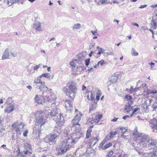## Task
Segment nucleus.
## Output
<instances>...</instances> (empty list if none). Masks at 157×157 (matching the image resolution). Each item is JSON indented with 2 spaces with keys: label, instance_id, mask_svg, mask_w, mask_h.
Segmentation results:
<instances>
[{
  "label": "nucleus",
  "instance_id": "nucleus-34",
  "mask_svg": "<svg viewBox=\"0 0 157 157\" xmlns=\"http://www.w3.org/2000/svg\"><path fill=\"white\" fill-rule=\"evenodd\" d=\"M41 77H45L47 78H49L50 77V75L48 73H45L42 74L41 75Z\"/></svg>",
  "mask_w": 157,
  "mask_h": 157
},
{
  "label": "nucleus",
  "instance_id": "nucleus-2",
  "mask_svg": "<svg viewBox=\"0 0 157 157\" xmlns=\"http://www.w3.org/2000/svg\"><path fill=\"white\" fill-rule=\"evenodd\" d=\"M70 147L69 144H67L65 141H62L59 146L60 148L58 149V155L64 154L68 150Z\"/></svg>",
  "mask_w": 157,
  "mask_h": 157
},
{
  "label": "nucleus",
  "instance_id": "nucleus-6",
  "mask_svg": "<svg viewBox=\"0 0 157 157\" xmlns=\"http://www.w3.org/2000/svg\"><path fill=\"white\" fill-rule=\"evenodd\" d=\"M13 49L11 48H6L3 54L2 59L4 60L5 59H9V55L10 52Z\"/></svg>",
  "mask_w": 157,
  "mask_h": 157
},
{
  "label": "nucleus",
  "instance_id": "nucleus-39",
  "mask_svg": "<svg viewBox=\"0 0 157 157\" xmlns=\"http://www.w3.org/2000/svg\"><path fill=\"white\" fill-rule=\"evenodd\" d=\"M96 104L94 103L92 106L90 107L89 109V113H90L91 111H93L96 109Z\"/></svg>",
  "mask_w": 157,
  "mask_h": 157
},
{
  "label": "nucleus",
  "instance_id": "nucleus-27",
  "mask_svg": "<svg viewBox=\"0 0 157 157\" xmlns=\"http://www.w3.org/2000/svg\"><path fill=\"white\" fill-rule=\"evenodd\" d=\"M117 134V132L115 131H112L110 132V135H109V139H112Z\"/></svg>",
  "mask_w": 157,
  "mask_h": 157
},
{
  "label": "nucleus",
  "instance_id": "nucleus-63",
  "mask_svg": "<svg viewBox=\"0 0 157 157\" xmlns=\"http://www.w3.org/2000/svg\"><path fill=\"white\" fill-rule=\"evenodd\" d=\"M94 45H95L94 43L93 44L90 45L89 47V49H91Z\"/></svg>",
  "mask_w": 157,
  "mask_h": 157
},
{
  "label": "nucleus",
  "instance_id": "nucleus-10",
  "mask_svg": "<svg viewBox=\"0 0 157 157\" xmlns=\"http://www.w3.org/2000/svg\"><path fill=\"white\" fill-rule=\"evenodd\" d=\"M33 28L36 30L39 31H42L41 28V23L40 22H36L34 23L33 24Z\"/></svg>",
  "mask_w": 157,
  "mask_h": 157
},
{
  "label": "nucleus",
  "instance_id": "nucleus-46",
  "mask_svg": "<svg viewBox=\"0 0 157 157\" xmlns=\"http://www.w3.org/2000/svg\"><path fill=\"white\" fill-rule=\"evenodd\" d=\"M104 50L102 49V48H100L99 49V51L97 53L98 55H100L101 53H104Z\"/></svg>",
  "mask_w": 157,
  "mask_h": 157
},
{
  "label": "nucleus",
  "instance_id": "nucleus-14",
  "mask_svg": "<svg viewBox=\"0 0 157 157\" xmlns=\"http://www.w3.org/2000/svg\"><path fill=\"white\" fill-rule=\"evenodd\" d=\"M147 143L149 147L155 146L157 144V140L153 139L149 140H147Z\"/></svg>",
  "mask_w": 157,
  "mask_h": 157
},
{
  "label": "nucleus",
  "instance_id": "nucleus-59",
  "mask_svg": "<svg viewBox=\"0 0 157 157\" xmlns=\"http://www.w3.org/2000/svg\"><path fill=\"white\" fill-rule=\"evenodd\" d=\"M40 64L39 65H36V66L34 68V69L35 70H37L39 68V67H40Z\"/></svg>",
  "mask_w": 157,
  "mask_h": 157
},
{
  "label": "nucleus",
  "instance_id": "nucleus-57",
  "mask_svg": "<svg viewBox=\"0 0 157 157\" xmlns=\"http://www.w3.org/2000/svg\"><path fill=\"white\" fill-rule=\"evenodd\" d=\"M104 63V60H101L99 62V63L101 66H103Z\"/></svg>",
  "mask_w": 157,
  "mask_h": 157
},
{
  "label": "nucleus",
  "instance_id": "nucleus-64",
  "mask_svg": "<svg viewBox=\"0 0 157 157\" xmlns=\"http://www.w3.org/2000/svg\"><path fill=\"white\" fill-rule=\"evenodd\" d=\"M118 118H115L111 120V121L113 122L116 121L118 119Z\"/></svg>",
  "mask_w": 157,
  "mask_h": 157
},
{
  "label": "nucleus",
  "instance_id": "nucleus-61",
  "mask_svg": "<svg viewBox=\"0 0 157 157\" xmlns=\"http://www.w3.org/2000/svg\"><path fill=\"white\" fill-rule=\"evenodd\" d=\"M129 117L130 116L129 115H125L122 118L124 120H125L127 118H129Z\"/></svg>",
  "mask_w": 157,
  "mask_h": 157
},
{
  "label": "nucleus",
  "instance_id": "nucleus-50",
  "mask_svg": "<svg viewBox=\"0 0 157 157\" xmlns=\"http://www.w3.org/2000/svg\"><path fill=\"white\" fill-rule=\"evenodd\" d=\"M107 0H101L99 1L100 2L101 4L107 3Z\"/></svg>",
  "mask_w": 157,
  "mask_h": 157
},
{
  "label": "nucleus",
  "instance_id": "nucleus-5",
  "mask_svg": "<svg viewBox=\"0 0 157 157\" xmlns=\"http://www.w3.org/2000/svg\"><path fill=\"white\" fill-rule=\"evenodd\" d=\"M46 119V117H44L42 115L36 117V118L35 125L36 126L40 125L41 127L45 123Z\"/></svg>",
  "mask_w": 157,
  "mask_h": 157
},
{
  "label": "nucleus",
  "instance_id": "nucleus-31",
  "mask_svg": "<svg viewBox=\"0 0 157 157\" xmlns=\"http://www.w3.org/2000/svg\"><path fill=\"white\" fill-rule=\"evenodd\" d=\"M131 54L133 56H137L139 54L135 50V48H132Z\"/></svg>",
  "mask_w": 157,
  "mask_h": 157
},
{
  "label": "nucleus",
  "instance_id": "nucleus-18",
  "mask_svg": "<svg viewBox=\"0 0 157 157\" xmlns=\"http://www.w3.org/2000/svg\"><path fill=\"white\" fill-rule=\"evenodd\" d=\"M14 109V107L13 106L10 105V106L5 109L4 110V111L8 113H9L10 112H12Z\"/></svg>",
  "mask_w": 157,
  "mask_h": 157
},
{
  "label": "nucleus",
  "instance_id": "nucleus-26",
  "mask_svg": "<svg viewBox=\"0 0 157 157\" xmlns=\"http://www.w3.org/2000/svg\"><path fill=\"white\" fill-rule=\"evenodd\" d=\"M139 134V132L137 131V127L135 128L134 130V132H133V135H134L136 136H137L140 137L141 136L142 134Z\"/></svg>",
  "mask_w": 157,
  "mask_h": 157
},
{
  "label": "nucleus",
  "instance_id": "nucleus-44",
  "mask_svg": "<svg viewBox=\"0 0 157 157\" xmlns=\"http://www.w3.org/2000/svg\"><path fill=\"white\" fill-rule=\"evenodd\" d=\"M133 114H135V113L138 111H140V109L139 108L137 107L134 109H133Z\"/></svg>",
  "mask_w": 157,
  "mask_h": 157
},
{
  "label": "nucleus",
  "instance_id": "nucleus-30",
  "mask_svg": "<svg viewBox=\"0 0 157 157\" xmlns=\"http://www.w3.org/2000/svg\"><path fill=\"white\" fill-rule=\"evenodd\" d=\"M19 0H8V5L9 6H11L13 4L17 2Z\"/></svg>",
  "mask_w": 157,
  "mask_h": 157
},
{
  "label": "nucleus",
  "instance_id": "nucleus-24",
  "mask_svg": "<svg viewBox=\"0 0 157 157\" xmlns=\"http://www.w3.org/2000/svg\"><path fill=\"white\" fill-rule=\"evenodd\" d=\"M83 70V69L82 67H77L76 68V73L78 74H81Z\"/></svg>",
  "mask_w": 157,
  "mask_h": 157
},
{
  "label": "nucleus",
  "instance_id": "nucleus-42",
  "mask_svg": "<svg viewBox=\"0 0 157 157\" xmlns=\"http://www.w3.org/2000/svg\"><path fill=\"white\" fill-rule=\"evenodd\" d=\"M125 99H127V100H132V97L130 95H125Z\"/></svg>",
  "mask_w": 157,
  "mask_h": 157
},
{
  "label": "nucleus",
  "instance_id": "nucleus-3",
  "mask_svg": "<svg viewBox=\"0 0 157 157\" xmlns=\"http://www.w3.org/2000/svg\"><path fill=\"white\" fill-rule=\"evenodd\" d=\"M61 132V130L60 126H55L53 130L54 134L48 139L49 141H54L59 136Z\"/></svg>",
  "mask_w": 157,
  "mask_h": 157
},
{
  "label": "nucleus",
  "instance_id": "nucleus-7",
  "mask_svg": "<svg viewBox=\"0 0 157 157\" xmlns=\"http://www.w3.org/2000/svg\"><path fill=\"white\" fill-rule=\"evenodd\" d=\"M78 138L79 139V137H77L76 139H73L71 137V138H69L66 141H64L67 143V144H69V146L70 147L71 145H72L76 143V142L78 140Z\"/></svg>",
  "mask_w": 157,
  "mask_h": 157
},
{
  "label": "nucleus",
  "instance_id": "nucleus-40",
  "mask_svg": "<svg viewBox=\"0 0 157 157\" xmlns=\"http://www.w3.org/2000/svg\"><path fill=\"white\" fill-rule=\"evenodd\" d=\"M13 102L12 98L11 97H9L8 98L6 103L8 104H11Z\"/></svg>",
  "mask_w": 157,
  "mask_h": 157
},
{
  "label": "nucleus",
  "instance_id": "nucleus-17",
  "mask_svg": "<svg viewBox=\"0 0 157 157\" xmlns=\"http://www.w3.org/2000/svg\"><path fill=\"white\" fill-rule=\"evenodd\" d=\"M118 77V75L115 74L113 76L111 77L110 78V81L112 82H116L117 80V78Z\"/></svg>",
  "mask_w": 157,
  "mask_h": 157
},
{
  "label": "nucleus",
  "instance_id": "nucleus-15",
  "mask_svg": "<svg viewBox=\"0 0 157 157\" xmlns=\"http://www.w3.org/2000/svg\"><path fill=\"white\" fill-rule=\"evenodd\" d=\"M98 136L91 137V139L90 141V145L93 144V146H94L99 140Z\"/></svg>",
  "mask_w": 157,
  "mask_h": 157
},
{
  "label": "nucleus",
  "instance_id": "nucleus-32",
  "mask_svg": "<svg viewBox=\"0 0 157 157\" xmlns=\"http://www.w3.org/2000/svg\"><path fill=\"white\" fill-rule=\"evenodd\" d=\"M57 119L58 121L60 122H63L64 120L63 117L61 114H59V115L57 116Z\"/></svg>",
  "mask_w": 157,
  "mask_h": 157
},
{
  "label": "nucleus",
  "instance_id": "nucleus-11",
  "mask_svg": "<svg viewBox=\"0 0 157 157\" xmlns=\"http://www.w3.org/2000/svg\"><path fill=\"white\" fill-rule=\"evenodd\" d=\"M43 98L40 95L36 94L35 98V101L38 104H42L44 103L43 101Z\"/></svg>",
  "mask_w": 157,
  "mask_h": 157
},
{
  "label": "nucleus",
  "instance_id": "nucleus-29",
  "mask_svg": "<svg viewBox=\"0 0 157 157\" xmlns=\"http://www.w3.org/2000/svg\"><path fill=\"white\" fill-rule=\"evenodd\" d=\"M24 147L26 150H29V151H31L32 147L31 145L29 143H26L25 144Z\"/></svg>",
  "mask_w": 157,
  "mask_h": 157
},
{
  "label": "nucleus",
  "instance_id": "nucleus-49",
  "mask_svg": "<svg viewBox=\"0 0 157 157\" xmlns=\"http://www.w3.org/2000/svg\"><path fill=\"white\" fill-rule=\"evenodd\" d=\"M149 106L147 105V102L144 104L143 106V108L144 109L147 110Z\"/></svg>",
  "mask_w": 157,
  "mask_h": 157
},
{
  "label": "nucleus",
  "instance_id": "nucleus-35",
  "mask_svg": "<svg viewBox=\"0 0 157 157\" xmlns=\"http://www.w3.org/2000/svg\"><path fill=\"white\" fill-rule=\"evenodd\" d=\"M156 152L154 151L150 152L149 153V155L151 157H157V154Z\"/></svg>",
  "mask_w": 157,
  "mask_h": 157
},
{
  "label": "nucleus",
  "instance_id": "nucleus-23",
  "mask_svg": "<svg viewBox=\"0 0 157 157\" xmlns=\"http://www.w3.org/2000/svg\"><path fill=\"white\" fill-rule=\"evenodd\" d=\"M41 76L38 77L36 79H35L34 81V82L36 84H40V83L41 85L44 84L45 82H44L41 81Z\"/></svg>",
  "mask_w": 157,
  "mask_h": 157
},
{
  "label": "nucleus",
  "instance_id": "nucleus-20",
  "mask_svg": "<svg viewBox=\"0 0 157 157\" xmlns=\"http://www.w3.org/2000/svg\"><path fill=\"white\" fill-rule=\"evenodd\" d=\"M93 127V126H90L89 127V128L87 131L86 139H88L90 136V133L92 132V128Z\"/></svg>",
  "mask_w": 157,
  "mask_h": 157
},
{
  "label": "nucleus",
  "instance_id": "nucleus-60",
  "mask_svg": "<svg viewBox=\"0 0 157 157\" xmlns=\"http://www.w3.org/2000/svg\"><path fill=\"white\" fill-rule=\"evenodd\" d=\"M87 70L89 72H93L94 71V69L93 68H91L90 69H88Z\"/></svg>",
  "mask_w": 157,
  "mask_h": 157
},
{
  "label": "nucleus",
  "instance_id": "nucleus-52",
  "mask_svg": "<svg viewBox=\"0 0 157 157\" xmlns=\"http://www.w3.org/2000/svg\"><path fill=\"white\" fill-rule=\"evenodd\" d=\"M10 52L11 55L14 57H16L17 56V53H14L12 52V50H11V52Z\"/></svg>",
  "mask_w": 157,
  "mask_h": 157
},
{
  "label": "nucleus",
  "instance_id": "nucleus-16",
  "mask_svg": "<svg viewBox=\"0 0 157 157\" xmlns=\"http://www.w3.org/2000/svg\"><path fill=\"white\" fill-rule=\"evenodd\" d=\"M59 110V109H53L50 112L48 113L49 115L52 116H56Z\"/></svg>",
  "mask_w": 157,
  "mask_h": 157
},
{
  "label": "nucleus",
  "instance_id": "nucleus-54",
  "mask_svg": "<svg viewBox=\"0 0 157 157\" xmlns=\"http://www.w3.org/2000/svg\"><path fill=\"white\" fill-rule=\"evenodd\" d=\"M91 32L92 33V34L94 36H96V34H97L96 31L92 30L91 31Z\"/></svg>",
  "mask_w": 157,
  "mask_h": 157
},
{
  "label": "nucleus",
  "instance_id": "nucleus-28",
  "mask_svg": "<svg viewBox=\"0 0 157 157\" xmlns=\"http://www.w3.org/2000/svg\"><path fill=\"white\" fill-rule=\"evenodd\" d=\"M148 135H145L142 136L140 138V141L142 142H143L146 141H147Z\"/></svg>",
  "mask_w": 157,
  "mask_h": 157
},
{
  "label": "nucleus",
  "instance_id": "nucleus-56",
  "mask_svg": "<svg viewBox=\"0 0 157 157\" xmlns=\"http://www.w3.org/2000/svg\"><path fill=\"white\" fill-rule=\"evenodd\" d=\"M28 133V131L26 130L23 133V135L24 136L26 137L27 136V134Z\"/></svg>",
  "mask_w": 157,
  "mask_h": 157
},
{
  "label": "nucleus",
  "instance_id": "nucleus-25",
  "mask_svg": "<svg viewBox=\"0 0 157 157\" xmlns=\"http://www.w3.org/2000/svg\"><path fill=\"white\" fill-rule=\"evenodd\" d=\"M44 84H42L39 86V89L40 90H42V88L43 89V93H44V91H46L48 90V88L47 87L45 86L44 85Z\"/></svg>",
  "mask_w": 157,
  "mask_h": 157
},
{
  "label": "nucleus",
  "instance_id": "nucleus-21",
  "mask_svg": "<svg viewBox=\"0 0 157 157\" xmlns=\"http://www.w3.org/2000/svg\"><path fill=\"white\" fill-rule=\"evenodd\" d=\"M151 127L153 132H157V124H155L154 123H151Z\"/></svg>",
  "mask_w": 157,
  "mask_h": 157
},
{
  "label": "nucleus",
  "instance_id": "nucleus-55",
  "mask_svg": "<svg viewBox=\"0 0 157 157\" xmlns=\"http://www.w3.org/2000/svg\"><path fill=\"white\" fill-rule=\"evenodd\" d=\"M97 95L100 96L101 95V91L100 90H98L97 91Z\"/></svg>",
  "mask_w": 157,
  "mask_h": 157
},
{
  "label": "nucleus",
  "instance_id": "nucleus-58",
  "mask_svg": "<svg viewBox=\"0 0 157 157\" xmlns=\"http://www.w3.org/2000/svg\"><path fill=\"white\" fill-rule=\"evenodd\" d=\"M29 150H26V151L24 152V153L25 155L27 154L28 153H29L30 154H31L32 153V152L31 151H28Z\"/></svg>",
  "mask_w": 157,
  "mask_h": 157
},
{
  "label": "nucleus",
  "instance_id": "nucleus-62",
  "mask_svg": "<svg viewBox=\"0 0 157 157\" xmlns=\"http://www.w3.org/2000/svg\"><path fill=\"white\" fill-rule=\"evenodd\" d=\"M153 150L156 152H157V146H155L153 148Z\"/></svg>",
  "mask_w": 157,
  "mask_h": 157
},
{
  "label": "nucleus",
  "instance_id": "nucleus-13",
  "mask_svg": "<svg viewBox=\"0 0 157 157\" xmlns=\"http://www.w3.org/2000/svg\"><path fill=\"white\" fill-rule=\"evenodd\" d=\"M65 106L67 109L71 110L72 108V102L69 100H66L65 103Z\"/></svg>",
  "mask_w": 157,
  "mask_h": 157
},
{
  "label": "nucleus",
  "instance_id": "nucleus-19",
  "mask_svg": "<svg viewBox=\"0 0 157 157\" xmlns=\"http://www.w3.org/2000/svg\"><path fill=\"white\" fill-rule=\"evenodd\" d=\"M150 24L151 28L153 29H155L157 27V20H152Z\"/></svg>",
  "mask_w": 157,
  "mask_h": 157
},
{
  "label": "nucleus",
  "instance_id": "nucleus-4",
  "mask_svg": "<svg viewBox=\"0 0 157 157\" xmlns=\"http://www.w3.org/2000/svg\"><path fill=\"white\" fill-rule=\"evenodd\" d=\"M12 126L14 130H15L17 134H20L23 129L24 125L22 123L19 124L14 123L12 124Z\"/></svg>",
  "mask_w": 157,
  "mask_h": 157
},
{
  "label": "nucleus",
  "instance_id": "nucleus-33",
  "mask_svg": "<svg viewBox=\"0 0 157 157\" xmlns=\"http://www.w3.org/2000/svg\"><path fill=\"white\" fill-rule=\"evenodd\" d=\"M151 107L153 109L152 111L156 110V109H157V101L154 102Z\"/></svg>",
  "mask_w": 157,
  "mask_h": 157
},
{
  "label": "nucleus",
  "instance_id": "nucleus-22",
  "mask_svg": "<svg viewBox=\"0 0 157 157\" xmlns=\"http://www.w3.org/2000/svg\"><path fill=\"white\" fill-rule=\"evenodd\" d=\"M102 117V115L101 114L97 115L94 119V122L96 123H98Z\"/></svg>",
  "mask_w": 157,
  "mask_h": 157
},
{
  "label": "nucleus",
  "instance_id": "nucleus-12",
  "mask_svg": "<svg viewBox=\"0 0 157 157\" xmlns=\"http://www.w3.org/2000/svg\"><path fill=\"white\" fill-rule=\"evenodd\" d=\"M157 91L155 90H148L147 93L149 97L152 98H155L157 97Z\"/></svg>",
  "mask_w": 157,
  "mask_h": 157
},
{
  "label": "nucleus",
  "instance_id": "nucleus-38",
  "mask_svg": "<svg viewBox=\"0 0 157 157\" xmlns=\"http://www.w3.org/2000/svg\"><path fill=\"white\" fill-rule=\"evenodd\" d=\"M112 145L111 143H109L107 144H106L104 147H102V149L104 150H105L109 147Z\"/></svg>",
  "mask_w": 157,
  "mask_h": 157
},
{
  "label": "nucleus",
  "instance_id": "nucleus-9",
  "mask_svg": "<svg viewBox=\"0 0 157 157\" xmlns=\"http://www.w3.org/2000/svg\"><path fill=\"white\" fill-rule=\"evenodd\" d=\"M80 120V117L77 114L75 117L71 121V123L74 126L77 125H78L80 126V125L78 123Z\"/></svg>",
  "mask_w": 157,
  "mask_h": 157
},
{
  "label": "nucleus",
  "instance_id": "nucleus-48",
  "mask_svg": "<svg viewBox=\"0 0 157 157\" xmlns=\"http://www.w3.org/2000/svg\"><path fill=\"white\" fill-rule=\"evenodd\" d=\"M90 62V59L89 58L86 59L85 60V63L86 66H87L89 64Z\"/></svg>",
  "mask_w": 157,
  "mask_h": 157
},
{
  "label": "nucleus",
  "instance_id": "nucleus-43",
  "mask_svg": "<svg viewBox=\"0 0 157 157\" xmlns=\"http://www.w3.org/2000/svg\"><path fill=\"white\" fill-rule=\"evenodd\" d=\"M82 54H80L76 55V57L78 59L80 60L82 59Z\"/></svg>",
  "mask_w": 157,
  "mask_h": 157
},
{
  "label": "nucleus",
  "instance_id": "nucleus-47",
  "mask_svg": "<svg viewBox=\"0 0 157 157\" xmlns=\"http://www.w3.org/2000/svg\"><path fill=\"white\" fill-rule=\"evenodd\" d=\"M70 65L71 66H72V69L75 68L76 66L75 63L74 61H72L70 63Z\"/></svg>",
  "mask_w": 157,
  "mask_h": 157
},
{
  "label": "nucleus",
  "instance_id": "nucleus-36",
  "mask_svg": "<svg viewBox=\"0 0 157 157\" xmlns=\"http://www.w3.org/2000/svg\"><path fill=\"white\" fill-rule=\"evenodd\" d=\"M133 86H131L130 89V93H133L136 92L137 91V90L138 89V88H133Z\"/></svg>",
  "mask_w": 157,
  "mask_h": 157
},
{
  "label": "nucleus",
  "instance_id": "nucleus-1",
  "mask_svg": "<svg viewBox=\"0 0 157 157\" xmlns=\"http://www.w3.org/2000/svg\"><path fill=\"white\" fill-rule=\"evenodd\" d=\"M76 84L74 82H72L70 83L68 89L66 92V94L69 97L73 99L77 93V88Z\"/></svg>",
  "mask_w": 157,
  "mask_h": 157
},
{
  "label": "nucleus",
  "instance_id": "nucleus-51",
  "mask_svg": "<svg viewBox=\"0 0 157 157\" xmlns=\"http://www.w3.org/2000/svg\"><path fill=\"white\" fill-rule=\"evenodd\" d=\"M105 141L104 140H103L102 142L100 144L99 147H102L103 145L105 144Z\"/></svg>",
  "mask_w": 157,
  "mask_h": 157
},
{
  "label": "nucleus",
  "instance_id": "nucleus-53",
  "mask_svg": "<svg viewBox=\"0 0 157 157\" xmlns=\"http://www.w3.org/2000/svg\"><path fill=\"white\" fill-rule=\"evenodd\" d=\"M90 99L91 100L93 101L94 99V96L93 95L92 93L90 92Z\"/></svg>",
  "mask_w": 157,
  "mask_h": 157
},
{
  "label": "nucleus",
  "instance_id": "nucleus-37",
  "mask_svg": "<svg viewBox=\"0 0 157 157\" xmlns=\"http://www.w3.org/2000/svg\"><path fill=\"white\" fill-rule=\"evenodd\" d=\"M120 130H121V133L124 134L127 131V129L124 127H121L120 128Z\"/></svg>",
  "mask_w": 157,
  "mask_h": 157
},
{
  "label": "nucleus",
  "instance_id": "nucleus-45",
  "mask_svg": "<svg viewBox=\"0 0 157 157\" xmlns=\"http://www.w3.org/2000/svg\"><path fill=\"white\" fill-rule=\"evenodd\" d=\"M48 100L50 101V102L52 101V100L54 101L56 100V98L55 97H52V96L48 97Z\"/></svg>",
  "mask_w": 157,
  "mask_h": 157
},
{
  "label": "nucleus",
  "instance_id": "nucleus-41",
  "mask_svg": "<svg viewBox=\"0 0 157 157\" xmlns=\"http://www.w3.org/2000/svg\"><path fill=\"white\" fill-rule=\"evenodd\" d=\"M81 26V25L79 23H77L75 24L73 26V28L74 29H78Z\"/></svg>",
  "mask_w": 157,
  "mask_h": 157
},
{
  "label": "nucleus",
  "instance_id": "nucleus-8",
  "mask_svg": "<svg viewBox=\"0 0 157 157\" xmlns=\"http://www.w3.org/2000/svg\"><path fill=\"white\" fill-rule=\"evenodd\" d=\"M133 103V101H129L124 107V110H126V112L128 113H129L132 109L133 106H131V105Z\"/></svg>",
  "mask_w": 157,
  "mask_h": 157
}]
</instances>
